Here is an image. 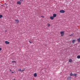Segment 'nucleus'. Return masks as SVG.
<instances>
[{"instance_id":"obj_4","label":"nucleus","mask_w":80,"mask_h":80,"mask_svg":"<svg viewBox=\"0 0 80 80\" xmlns=\"http://www.w3.org/2000/svg\"><path fill=\"white\" fill-rule=\"evenodd\" d=\"M71 78H72V77L70 76H68L67 77V79L68 80H71Z\"/></svg>"},{"instance_id":"obj_24","label":"nucleus","mask_w":80,"mask_h":80,"mask_svg":"<svg viewBox=\"0 0 80 80\" xmlns=\"http://www.w3.org/2000/svg\"><path fill=\"white\" fill-rule=\"evenodd\" d=\"M1 50H2V48H0V51H1Z\"/></svg>"},{"instance_id":"obj_7","label":"nucleus","mask_w":80,"mask_h":80,"mask_svg":"<svg viewBox=\"0 0 80 80\" xmlns=\"http://www.w3.org/2000/svg\"><path fill=\"white\" fill-rule=\"evenodd\" d=\"M53 17L54 18L56 17H57V14H53Z\"/></svg>"},{"instance_id":"obj_12","label":"nucleus","mask_w":80,"mask_h":80,"mask_svg":"<svg viewBox=\"0 0 80 80\" xmlns=\"http://www.w3.org/2000/svg\"><path fill=\"white\" fill-rule=\"evenodd\" d=\"M77 74H75L74 73L73 74V76H75V77H77Z\"/></svg>"},{"instance_id":"obj_10","label":"nucleus","mask_w":80,"mask_h":80,"mask_svg":"<svg viewBox=\"0 0 80 80\" xmlns=\"http://www.w3.org/2000/svg\"><path fill=\"white\" fill-rule=\"evenodd\" d=\"M69 75L71 77H72V76H73V74L72 72H71L70 73Z\"/></svg>"},{"instance_id":"obj_8","label":"nucleus","mask_w":80,"mask_h":80,"mask_svg":"<svg viewBox=\"0 0 80 80\" xmlns=\"http://www.w3.org/2000/svg\"><path fill=\"white\" fill-rule=\"evenodd\" d=\"M33 76L34 77H37V73H35L34 74Z\"/></svg>"},{"instance_id":"obj_14","label":"nucleus","mask_w":80,"mask_h":80,"mask_svg":"<svg viewBox=\"0 0 80 80\" xmlns=\"http://www.w3.org/2000/svg\"><path fill=\"white\" fill-rule=\"evenodd\" d=\"M77 58H78V59H80V56L78 55L77 56Z\"/></svg>"},{"instance_id":"obj_18","label":"nucleus","mask_w":80,"mask_h":80,"mask_svg":"<svg viewBox=\"0 0 80 80\" xmlns=\"http://www.w3.org/2000/svg\"><path fill=\"white\" fill-rule=\"evenodd\" d=\"M3 17V16L2 15H0V18H1Z\"/></svg>"},{"instance_id":"obj_5","label":"nucleus","mask_w":80,"mask_h":80,"mask_svg":"<svg viewBox=\"0 0 80 80\" xmlns=\"http://www.w3.org/2000/svg\"><path fill=\"white\" fill-rule=\"evenodd\" d=\"M68 61L70 63H72V59H70L68 60Z\"/></svg>"},{"instance_id":"obj_22","label":"nucleus","mask_w":80,"mask_h":80,"mask_svg":"<svg viewBox=\"0 0 80 80\" xmlns=\"http://www.w3.org/2000/svg\"><path fill=\"white\" fill-rule=\"evenodd\" d=\"M15 73V72H12V73Z\"/></svg>"},{"instance_id":"obj_19","label":"nucleus","mask_w":80,"mask_h":80,"mask_svg":"<svg viewBox=\"0 0 80 80\" xmlns=\"http://www.w3.org/2000/svg\"><path fill=\"white\" fill-rule=\"evenodd\" d=\"M25 68H24V69L21 71V72H24V71H25Z\"/></svg>"},{"instance_id":"obj_20","label":"nucleus","mask_w":80,"mask_h":80,"mask_svg":"<svg viewBox=\"0 0 80 80\" xmlns=\"http://www.w3.org/2000/svg\"><path fill=\"white\" fill-rule=\"evenodd\" d=\"M12 63H16V61H12Z\"/></svg>"},{"instance_id":"obj_1","label":"nucleus","mask_w":80,"mask_h":80,"mask_svg":"<svg viewBox=\"0 0 80 80\" xmlns=\"http://www.w3.org/2000/svg\"><path fill=\"white\" fill-rule=\"evenodd\" d=\"M64 31H61L60 32V33L61 35V36H63L64 35Z\"/></svg>"},{"instance_id":"obj_26","label":"nucleus","mask_w":80,"mask_h":80,"mask_svg":"<svg viewBox=\"0 0 80 80\" xmlns=\"http://www.w3.org/2000/svg\"><path fill=\"white\" fill-rule=\"evenodd\" d=\"M72 35H73L72 34L71 35H70V36H72Z\"/></svg>"},{"instance_id":"obj_15","label":"nucleus","mask_w":80,"mask_h":80,"mask_svg":"<svg viewBox=\"0 0 80 80\" xmlns=\"http://www.w3.org/2000/svg\"><path fill=\"white\" fill-rule=\"evenodd\" d=\"M76 41V40L75 39L72 40V43H75V42Z\"/></svg>"},{"instance_id":"obj_13","label":"nucleus","mask_w":80,"mask_h":80,"mask_svg":"<svg viewBox=\"0 0 80 80\" xmlns=\"http://www.w3.org/2000/svg\"><path fill=\"white\" fill-rule=\"evenodd\" d=\"M77 42H80V38L78 39H77Z\"/></svg>"},{"instance_id":"obj_21","label":"nucleus","mask_w":80,"mask_h":80,"mask_svg":"<svg viewBox=\"0 0 80 80\" xmlns=\"http://www.w3.org/2000/svg\"><path fill=\"white\" fill-rule=\"evenodd\" d=\"M29 42L30 43H32V42H30V41H29Z\"/></svg>"},{"instance_id":"obj_9","label":"nucleus","mask_w":80,"mask_h":80,"mask_svg":"<svg viewBox=\"0 0 80 80\" xmlns=\"http://www.w3.org/2000/svg\"><path fill=\"white\" fill-rule=\"evenodd\" d=\"M50 18L51 19V20H53L54 18L53 17V16H52L50 17Z\"/></svg>"},{"instance_id":"obj_11","label":"nucleus","mask_w":80,"mask_h":80,"mask_svg":"<svg viewBox=\"0 0 80 80\" xmlns=\"http://www.w3.org/2000/svg\"><path fill=\"white\" fill-rule=\"evenodd\" d=\"M17 3L18 5H20L21 4V2L20 1H18Z\"/></svg>"},{"instance_id":"obj_2","label":"nucleus","mask_w":80,"mask_h":80,"mask_svg":"<svg viewBox=\"0 0 80 80\" xmlns=\"http://www.w3.org/2000/svg\"><path fill=\"white\" fill-rule=\"evenodd\" d=\"M59 12L61 13H65V11L62 10L60 11Z\"/></svg>"},{"instance_id":"obj_23","label":"nucleus","mask_w":80,"mask_h":80,"mask_svg":"<svg viewBox=\"0 0 80 80\" xmlns=\"http://www.w3.org/2000/svg\"><path fill=\"white\" fill-rule=\"evenodd\" d=\"M41 17H42V18H44V17H43V16H41Z\"/></svg>"},{"instance_id":"obj_25","label":"nucleus","mask_w":80,"mask_h":80,"mask_svg":"<svg viewBox=\"0 0 80 80\" xmlns=\"http://www.w3.org/2000/svg\"><path fill=\"white\" fill-rule=\"evenodd\" d=\"M9 71H10V72H12V70H11L10 69L9 70Z\"/></svg>"},{"instance_id":"obj_17","label":"nucleus","mask_w":80,"mask_h":80,"mask_svg":"<svg viewBox=\"0 0 80 80\" xmlns=\"http://www.w3.org/2000/svg\"><path fill=\"white\" fill-rule=\"evenodd\" d=\"M21 71H22V69H19L18 70V72H21Z\"/></svg>"},{"instance_id":"obj_6","label":"nucleus","mask_w":80,"mask_h":80,"mask_svg":"<svg viewBox=\"0 0 80 80\" xmlns=\"http://www.w3.org/2000/svg\"><path fill=\"white\" fill-rule=\"evenodd\" d=\"M5 42L6 44H9V43H10V42H8L7 41H5Z\"/></svg>"},{"instance_id":"obj_3","label":"nucleus","mask_w":80,"mask_h":80,"mask_svg":"<svg viewBox=\"0 0 80 80\" xmlns=\"http://www.w3.org/2000/svg\"><path fill=\"white\" fill-rule=\"evenodd\" d=\"M15 22L17 23H19V20H18V19H15Z\"/></svg>"},{"instance_id":"obj_16","label":"nucleus","mask_w":80,"mask_h":80,"mask_svg":"<svg viewBox=\"0 0 80 80\" xmlns=\"http://www.w3.org/2000/svg\"><path fill=\"white\" fill-rule=\"evenodd\" d=\"M47 25L48 26V27H50V24L48 23V24Z\"/></svg>"}]
</instances>
